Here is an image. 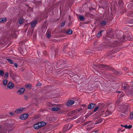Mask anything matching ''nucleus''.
I'll use <instances>...</instances> for the list:
<instances>
[{
	"mask_svg": "<svg viewBox=\"0 0 133 133\" xmlns=\"http://www.w3.org/2000/svg\"><path fill=\"white\" fill-rule=\"evenodd\" d=\"M28 115L26 114H24L21 115L20 116V119L24 120L28 118Z\"/></svg>",
	"mask_w": 133,
	"mask_h": 133,
	"instance_id": "nucleus-1",
	"label": "nucleus"
},
{
	"mask_svg": "<svg viewBox=\"0 0 133 133\" xmlns=\"http://www.w3.org/2000/svg\"><path fill=\"white\" fill-rule=\"evenodd\" d=\"M25 91V89L24 88H20L17 91V94L19 95H21Z\"/></svg>",
	"mask_w": 133,
	"mask_h": 133,
	"instance_id": "nucleus-2",
	"label": "nucleus"
},
{
	"mask_svg": "<svg viewBox=\"0 0 133 133\" xmlns=\"http://www.w3.org/2000/svg\"><path fill=\"white\" fill-rule=\"evenodd\" d=\"M23 108H20L15 111V112L17 114H20L23 111Z\"/></svg>",
	"mask_w": 133,
	"mask_h": 133,
	"instance_id": "nucleus-3",
	"label": "nucleus"
},
{
	"mask_svg": "<svg viewBox=\"0 0 133 133\" xmlns=\"http://www.w3.org/2000/svg\"><path fill=\"white\" fill-rule=\"evenodd\" d=\"M74 102L73 100H70L67 103L66 105L68 106H70L73 104Z\"/></svg>",
	"mask_w": 133,
	"mask_h": 133,
	"instance_id": "nucleus-4",
	"label": "nucleus"
},
{
	"mask_svg": "<svg viewBox=\"0 0 133 133\" xmlns=\"http://www.w3.org/2000/svg\"><path fill=\"white\" fill-rule=\"evenodd\" d=\"M14 86V84L11 82H9L7 86L10 89H12L13 88Z\"/></svg>",
	"mask_w": 133,
	"mask_h": 133,
	"instance_id": "nucleus-5",
	"label": "nucleus"
},
{
	"mask_svg": "<svg viewBox=\"0 0 133 133\" xmlns=\"http://www.w3.org/2000/svg\"><path fill=\"white\" fill-rule=\"evenodd\" d=\"M37 22V21H33L31 23V28L34 27L36 25Z\"/></svg>",
	"mask_w": 133,
	"mask_h": 133,
	"instance_id": "nucleus-6",
	"label": "nucleus"
},
{
	"mask_svg": "<svg viewBox=\"0 0 133 133\" xmlns=\"http://www.w3.org/2000/svg\"><path fill=\"white\" fill-rule=\"evenodd\" d=\"M40 125L39 123H38L34 125V128L35 129H37L41 128Z\"/></svg>",
	"mask_w": 133,
	"mask_h": 133,
	"instance_id": "nucleus-7",
	"label": "nucleus"
},
{
	"mask_svg": "<svg viewBox=\"0 0 133 133\" xmlns=\"http://www.w3.org/2000/svg\"><path fill=\"white\" fill-rule=\"evenodd\" d=\"M95 104L93 103L90 104L88 107V108L89 109H93L94 107Z\"/></svg>",
	"mask_w": 133,
	"mask_h": 133,
	"instance_id": "nucleus-8",
	"label": "nucleus"
},
{
	"mask_svg": "<svg viewBox=\"0 0 133 133\" xmlns=\"http://www.w3.org/2000/svg\"><path fill=\"white\" fill-rule=\"evenodd\" d=\"M7 20V18L6 17L0 18V23H4Z\"/></svg>",
	"mask_w": 133,
	"mask_h": 133,
	"instance_id": "nucleus-9",
	"label": "nucleus"
},
{
	"mask_svg": "<svg viewBox=\"0 0 133 133\" xmlns=\"http://www.w3.org/2000/svg\"><path fill=\"white\" fill-rule=\"evenodd\" d=\"M39 123V125H40V126L41 128L42 127L45 126L46 124V123L45 122H41Z\"/></svg>",
	"mask_w": 133,
	"mask_h": 133,
	"instance_id": "nucleus-10",
	"label": "nucleus"
},
{
	"mask_svg": "<svg viewBox=\"0 0 133 133\" xmlns=\"http://www.w3.org/2000/svg\"><path fill=\"white\" fill-rule=\"evenodd\" d=\"M59 109V108L57 107H54L52 109V111H58Z\"/></svg>",
	"mask_w": 133,
	"mask_h": 133,
	"instance_id": "nucleus-11",
	"label": "nucleus"
},
{
	"mask_svg": "<svg viewBox=\"0 0 133 133\" xmlns=\"http://www.w3.org/2000/svg\"><path fill=\"white\" fill-rule=\"evenodd\" d=\"M106 24V22L105 21H103L99 23V25L101 26H104Z\"/></svg>",
	"mask_w": 133,
	"mask_h": 133,
	"instance_id": "nucleus-12",
	"label": "nucleus"
},
{
	"mask_svg": "<svg viewBox=\"0 0 133 133\" xmlns=\"http://www.w3.org/2000/svg\"><path fill=\"white\" fill-rule=\"evenodd\" d=\"M23 19L22 18H20L18 19V22L20 24H22L23 22Z\"/></svg>",
	"mask_w": 133,
	"mask_h": 133,
	"instance_id": "nucleus-13",
	"label": "nucleus"
},
{
	"mask_svg": "<svg viewBox=\"0 0 133 133\" xmlns=\"http://www.w3.org/2000/svg\"><path fill=\"white\" fill-rule=\"evenodd\" d=\"M103 31H101L98 33L97 35V37L99 38L102 35V33Z\"/></svg>",
	"mask_w": 133,
	"mask_h": 133,
	"instance_id": "nucleus-14",
	"label": "nucleus"
},
{
	"mask_svg": "<svg viewBox=\"0 0 133 133\" xmlns=\"http://www.w3.org/2000/svg\"><path fill=\"white\" fill-rule=\"evenodd\" d=\"M65 33L68 34H72V31L71 30H69L66 31Z\"/></svg>",
	"mask_w": 133,
	"mask_h": 133,
	"instance_id": "nucleus-15",
	"label": "nucleus"
},
{
	"mask_svg": "<svg viewBox=\"0 0 133 133\" xmlns=\"http://www.w3.org/2000/svg\"><path fill=\"white\" fill-rule=\"evenodd\" d=\"M8 83V80L6 79H4L3 80V85L5 86L7 85Z\"/></svg>",
	"mask_w": 133,
	"mask_h": 133,
	"instance_id": "nucleus-16",
	"label": "nucleus"
},
{
	"mask_svg": "<svg viewBox=\"0 0 133 133\" xmlns=\"http://www.w3.org/2000/svg\"><path fill=\"white\" fill-rule=\"evenodd\" d=\"M103 120L102 119H99L98 121L95 122V124H97L101 122Z\"/></svg>",
	"mask_w": 133,
	"mask_h": 133,
	"instance_id": "nucleus-17",
	"label": "nucleus"
},
{
	"mask_svg": "<svg viewBox=\"0 0 133 133\" xmlns=\"http://www.w3.org/2000/svg\"><path fill=\"white\" fill-rule=\"evenodd\" d=\"M79 18L80 20L82 21H84L85 20L84 17L83 16L81 15L79 16Z\"/></svg>",
	"mask_w": 133,
	"mask_h": 133,
	"instance_id": "nucleus-18",
	"label": "nucleus"
},
{
	"mask_svg": "<svg viewBox=\"0 0 133 133\" xmlns=\"http://www.w3.org/2000/svg\"><path fill=\"white\" fill-rule=\"evenodd\" d=\"M4 71L2 70H0V76H3L4 74Z\"/></svg>",
	"mask_w": 133,
	"mask_h": 133,
	"instance_id": "nucleus-19",
	"label": "nucleus"
},
{
	"mask_svg": "<svg viewBox=\"0 0 133 133\" xmlns=\"http://www.w3.org/2000/svg\"><path fill=\"white\" fill-rule=\"evenodd\" d=\"M118 92H120L121 93L120 95V97H122L124 96V95L123 92L119 91H118L117 92V93H118Z\"/></svg>",
	"mask_w": 133,
	"mask_h": 133,
	"instance_id": "nucleus-20",
	"label": "nucleus"
},
{
	"mask_svg": "<svg viewBox=\"0 0 133 133\" xmlns=\"http://www.w3.org/2000/svg\"><path fill=\"white\" fill-rule=\"evenodd\" d=\"M7 60L8 61L9 63L11 64H13L14 63L13 61L11 59H7Z\"/></svg>",
	"mask_w": 133,
	"mask_h": 133,
	"instance_id": "nucleus-21",
	"label": "nucleus"
},
{
	"mask_svg": "<svg viewBox=\"0 0 133 133\" xmlns=\"http://www.w3.org/2000/svg\"><path fill=\"white\" fill-rule=\"evenodd\" d=\"M9 77V74L8 73L6 72L5 74V78H6L8 77Z\"/></svg>",
	"mask_w": 133,
	"mask_h": 133,
	"instance_id": "nucleus-22",
	"label": "nucleus"
},
{
	"mask_svg": "<svg viewBox=\"0 0 133 133\" xmlns=\"http://www.w3.org/2000/svg\"><path fill=\"white\" fill-rule=\"evenodd\" d=\"M130 118L131 119H132L133 118V111L132 112L130 115Z\"/></svg>",
	"mask_w": 133,
	"mask_h": 133,
	"instance_id": "nucleus-23",
	"label": "nucleus"
},
{
	"mask_svg": "<svg viewBox=\"0 0 133 133\" xmlns=\"http://www.w3.org/2000/svg\"><path fill=\"white\" fill-rule=\"evenodd\" d=\"M26 87L30 89L31 87V85H26Z\"/></svg>",
	"mask_w": 133,
	"mask_h": 133,
	"instance_id": "nucleus-24",
	"label": "nucleus"
},
{
	"mask_svg": "<svg viewBox=\"0 0 133 133\" xmlns=\"http://www.w3.org/2000/svg\"><path fill=\"white\" fill-rule=\"evenodd\" d=\"M65 24V22H62L61 23V26H64Z\"/></svg>",
	"mask_w": 133,
	"mask_h": 133,
	"instance_id": "nucleus-25",
	"label": "nucleus"
},
{
	"mask_svg": "<svg viewBox=\"0 0 133 133\" xmlns=\"http://www.w3.org/2000/svg\"><path fill=\"white\" fill-rule=\"evenodd\" d=\"M98 107H96V108L94 110V112H96V111L98 109Z\"/></svg>",
	"mask_w": 133,
	"mask_h": 133,
	"instance_id": "nucleus-26",
	"label": "nucleus"
},
{
	"mask_svg": "<svg viewBox=\"0 0 133 133\" xmlns=\"http://www.w3.org/2000/svg\"><path fill=\"white\" fill-rule=\"evenodd\" d=\"M9 114L10 115H15V114L14 113V112H10L9 113Z\"/></svg>",
	"mask_w": 133,
	"mask_h": 133,
	"instance_id": "nucleus-27",
	"label": "nucleus"
},
{
	"mask_svg": "<svg viewBox=\"0 0 133 133\" xmlns=\"http://www.w3.org/2000/svg\"><path fill=\"white\" fill-rule=\"evenodd\" d=\"M51 34L50 33H48L47 36V38H49L50 37Z\"/></svg>",
	"mask_w": 133,
	"mask_h": 133,
	"instance_id": "nucleus-28",
	"label": "nucleus"
},
{
	"mask_svg": "<svg viewBox=\"0 0 133 133\" xmlns=\"http://www.w3.org/2000/svg\"><path fill=\"white\" fill-rule=\"evenodd\" d=\"M41 85V83H39L37 84H36V85L37 86H40Z\"/></svg>",
	"mask_w": 133,
	"mask_h": 133,
	"instance_id": "nucleus-29",
	"label": "nucleus"
},
{
	"mask_svg": "<svg viewBox=\"0 0 133 133\" xmlns=\"http://www.w3.org/2000/svg\"><path fill=\"white\" fill-rule=\"evenodd\" d=\"M132 127V126L131 125H129L128 126V129H130Z\"/></svg>",
	"mask_w": 133,
	"mask_h": 133,
	"instance_id": "nucleus-30",
	"label": "nucleus"
},
{
	"mask_svg": "<svg viewBox=\"0 0 133 133\" xmlns=\"http://www.w3.org/2000/svg\"><path fill=\"white\" fill-rule=\"evenodd\" d=\"M14 65L15 66L16 68H17V65L16 63H15Z\"/></svg>",
	"mask_w": 133,
	"mask_h": 133,
	"instance_id": "nucleus-31",
	"label": "nucleus"
},
{
	"mask_svg": "<svg viewBox=\"0 0 133 133\" xmlns=\"http://www.w3.org/2000/svg\"><path fill=\"white\" fill-rule=\"evenodd\" d=\"M128 126L127 125H124V127L128 129Z\"/></svg>",
	"mask_w": 133,
	"mask_h": 133,
	"instance_id": "nucleus-32",
	"label": "nucleus"
},
{
	"mask_svg": "<svg viewBox=\"0 0 133 133\" xmlns=\"http://www.w3.org/2000/svg\"><path fill=\"white\" fill-rule=\"evenodd\" d=\"M24 98H25V100H26L27 99V97L26 96H25Z\"/></svg>",
	"mask_w": 133,
	"mask_h": 133,
	"instance_id": "nucleus-33",
	"label": "nucleus"
},
{
	"mask_svg": "<svg viewBox=\"0 0 133 133\" xmlns=\"http://www.w3.org/2000/svg\"><path fill=\"white\" fill-rule=\"evenodd\" d=\"M121 126L122 127H124V125H121Z\"/></svg>",
	"mask_w": 133,
	"mask_h": 133,
	"instance_id": "nucleus-34",
	"label": "nucleus"
},
{
	"mask_svg": "<svg viewBox=\"0 0 133 133\" xmlns=\"http://www.w3.org/2000/svg\"><path fill=\"white\" fill-rule=\"evenodd\" d=\"M70 126V125H69V126H68V128H69Z\"/></svg>",
	"mask_w": 133,
	"mask_h": 133,
	"instance_id": "nucleus-35",
	"label": "nucleus"
},
{
	"mask_svg": "<svg viewBox=\"0 0 133 133\" xmlns=\"http://www.w3.org/2000/svg\"><path fill=\"white\" fill-rule=\"evenodd\" d=\"M91 123H92V125H93L94 124V123H92V122H90Z\"/></svg>",
	"mask_w": 133,
	"mask_h": 133,
	"instance_id": "nucleus-36",
	"label": "nucleus"
},
{
	"mask_svg": "<svg viewBox=\"0 0 133 133\" xmlns=\"http://www.w3.org/2000/svg\"><path fill=\"white\" fill-rule=\"evenodd\" d=\"M67 125H66L65 126V127H67Z\"/></svg>",
	"mask_w": 133,
	"mask_h": 133,
	"instance_id": "nucleus-37",
	"label": "nucleus"
},
{
	"mask_svg": "<svg viewBox=\"0 0 133 133\" xmlns=\"http://www.w3.org/2000/svg\"><path fill=\"white\" fill-rule=\"evenodd\" d=\"M128 108V109H129V107H128V108Z\"/></svg>",
	"mask_w": 133,
	"mask_h": 133,
	"instance_id": "nucleus-38",
	"label": "nucleus"
},
{
	"mask_svg": "<svg viewBox=\"0 0 133 133\" xmlns=\"http://www.w3.org/2000/svg\"><path fill=\"white\" fill-rule=\"evenodd\" d=\"M126 112V111H125V112ZM124 112V113H125V112Z\"/></svg>",
	"mask_w": 133,
	"mask_h": 133,
	"instance_id": "nucleus-39",
	"label": "nucleus"
},
{
	"mask_svg": "<svg viewBox=\"0 0 133 133\" xmlns=\"http://www.w3.org/2000/svg\"><path fill=\"white\" fill-rule=\"evenodd\" d=\"M1 128V126H0V129Z\"/></svg>",
	"mask_w": 133,
	"mask_h": 133,
	"instance_id": "nucleus-40",
	"label": "nucleus"
}]
</instances>
